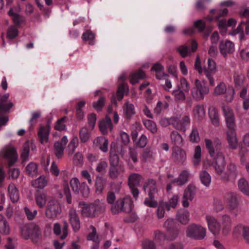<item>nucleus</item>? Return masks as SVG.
I'll list each match as a JSON object with an SVG mask.
<instances>
[{"mask_svg": "<svg viewBox=\"0 0 249 249\" xmlns=\"http://www.w3.org/2000/svg\"><path fill=\"white\" fill-rule=\"evenodd\" d=\"M172 158L178 163H183L186 160L185 151L179 147H173Z\"/></svg>", "mask_w": 249, "mask_h": 249, "instance_id": "aec40b11", "label": "nucleus"}, {"mask_svg": "<svg viewBox=\"0 0 249 249\" xmlns=\"http://www.w3.org/2000/svg\"><path fill=\"white\" fill-rule=\"evenodd\" d=\"M123 200V205L122 206V212L128 213L132 210V203L128 199L122 198Z\"/></svg>", "mask_w": 249, "mask_h": 249, "instance_id": "e2e57ef3", "label": "nucleus"}, {"mask_svg": "<svg viewBox=\"0 0 249 249\" xmlns=\"http://www.w3.org/2000/svg\"><path fill=\"white\" fill-rule=\"evenodd\" d=\"M90 203L97 216L105 211L106 205L102 201L97 199L93 203Z\"/></svg>", "mask_w": 249, "mask_h": 249, "instance_id": "7c9ffc66", "label": "nucleus"}, {"mask_svg": "<svg viewBox=\"0 0 249 249\" xmlns=\"http://www.w3.org/2000/svg\"><path fill=\"white\" fill-rule=\"evenodd\" d=\"M160 123L161 124H172L178 129V126L179 125V119L177 117H172L168 119L161 120Z\"/></svg>", "mask_w": 249, "mask_h": 249, "instance_id": "3c124183", "label": "nucleus"}, {"mask_svg": "<svg viewBox=\"0 0 249 249\" xmlns=\"http://www.w3.org/2000/svg\"><path fill=\"white\" fill-rule=\"evenodd\" d=\"M112 126L111 119L108 115H106L99 123L100 130L103 135L107 134L108 131H111Z\"/></svg>", "mask_w": 249, "mask_h": 249, "instance_id": "4be33fe9", "label": "nucleus"}, {"mask_svg": "<svg viewBox=\"0 0 249 249\" xmlns=\"http://www.w3.org/2000/svg\"><path fill=\"white\" fill-rule=\"evenodd\" d=\"M81 213L84 217L93 218L97 216L91 203L84 205L82 208Z\"/></svg>", "mask_w": 249, "mask_h": 249, "instance_id": "c85d7f7f", "label": "nucleus"}, {"mask_svg": "<svg viewBox=\"0 0 249 249\" xmlns=\"http://www.w3.org/2000/svg\"><path fill=\"white\" fill-rule=\"evenodd\" d=\"M123 203V199L119 198L115 202L111 204L110 208L111 213L114 214H116L122 212Z\"/></svg>", "mask_w": 249, "mask_h": 249, "instance_id": "79ce46f5", "label": "nucleus"}, {"mask_svg": "<svg viewBox=\"0 0 249 249\" xmlns=\"http://www.w3.org/2000/svg\"><path fill=\"white\" fill-rule=\"evenodd\" d=\"M209 115L213 124L215 126H218L219 124V115L216 109L213 107L209 109Z\"/></svg>", "mask_w": 249, "mask_h": 249, "instance_id": "c03bdc74", "label": "nucleus"}, {"mask_svg": "<svg viewBox=\"0 0 249 249\" xmlns=\"http://www.w3.org/2000/svg\"><path fill=\"white\" fill-rule=\"evenodd\" d=\"M219 48L220 53L225 58L228 54H231L234 51V44L228 40L220 41Z\"/></svg>", "mask_w": 249, "mask_h": 249, "instance_id": "4468645a", "label": "nucleus"}, {"mask_svg": "<svg viewBox=\"0 0 249 249\" xmlns=\"http://www.w3.org/2000/svg\"><path fill=\"white\" fill-rule=\"evenodd\" d=\"M27 173L31 176L36 175L37 172V165L36 163L31 162L26 167Z\"/></svg>", "mask_w": 249, "mask_h": 249, "instance_id": "774afa93", "label": "nucleus"}, {"mask_svg": "<svg viewBox=\"0 0 249 249\" xmlns=\"http://www.w3.org/2000/svg\"><path fill=\"white\" fill-rule=\"evenodd\" d=\"M9 96V94L7 93L2 96L0 98V115L8 112L9 110L13 107V104L12 102H9L6 104H4L7 101Z\"/></svg>", "mask_w": 249, "mask_h": 249, "instance_id": "a878e982", "label": "nucleus"}, {"mask_svg": "<svg viewBox=\"0 0 249 249\" xmlns=\"http://www.w3.org/2000/svg\"><path fill=\"white\" fill-rule=\"evenodd\" d=\"M142 179V175L138 173H132L128 176V184L135 200L138 199L139 194V190L137 187L140 185Z\"/></svg>", "mask_w": 249, "mask_h": 249, "instance_id": "423d86ee", "label": "nucleus"}, {"mask_svg": "<svg viewBox=\"0 0 249 249\" xmlns=\"http://www.w3.org/2000/svg\"><path fill=\"white\" fill-rule=\"evenodd\" d=\"M124 111L127 118H130L135 113L134 105L128 102L124 105Z\"/></svg>", "mask_w": 249, "mask_h": 249, "instance_id": "5fc2aeb1", "label": "nucleus"}, {"mask_svg": "<svg viewBox=\"0 0 249 249\" xmlns=\"http://www.w3.org/2000/svg\"><path fill=\"white\" fill-rule=\"evenodd\" d=\"M219 223L220 227H222L223 233L227 234L231 230L232 223L231 216L227 214L222 215Z\"/></svg>", "mask_w": 249, "mask_h": 249, "instance_id": "a211bd4d", "label": "nucleus"}, {"mask_svg": "<svg viewBox=\"0 0 249 249\" xmlns=\"http://www.w3.org/2000/svg\"><path fill=\"white\" fill-rule=\"evenodd\" d=\"M186 236L195 240H202L206 235V230L200 225L191 223L186 230Z\"/></svg>", "mask_w": 249, "mask_h": 249, "instance_id": "7ed1b4c3", "label": "nucleus"}, {"mask_svg": "<svg viewBox=\"0 0 249 249\" xmlns=\"http://www.w3.org/2000/svg\"><path fill=\"white\" fill-rule=\"evenodd\" d=\"M190 124V118L188 115L184 116L180 120H179V125L178 126V129L183 132L186 130L187 126Z\"/></svg>", "mask_w": 249, "mask_h": 249, "instance_id": "a18cd8bd", "label": "nucleus"}, {"mask_svg": "<svg viewBox=\"0 0 249 249\" xmlns=\"http://www.w3.org/2000/svg\"><path fill=\"white\" fill-rule=\"evenodd\" d=\"M47 183V181L45 178L42 176L32 182V184L34 187L40 189L43 188Z\"/></svg>", "mask_w": 249, "mask_h": 249, "instance_id": "8fccbe9b", "label": "nucleus"}, {"mask_svg": "<svg viewBox=\"0 0 249 249\" xmlns=\"http://www.w3.org/2000/svg\"><path fill=\"white\" fill-rule=\"evenodd\" d=\"M165 210H170V205L168 202L160 201L157 210V215L158 218H162L164 216Z\"/></svg>", "mask_w": 249, "mask_h": 249, "instance_id": "f704fd0d", "label": "nucleus"}, {"mask_svg": "<svg viewBox=\"0 0 249 249\" xmlns=\"http://www.w3.org/2000/svg\"><path fill=\"white\" fill-rule=\"evenodd\" d=\"M156 187H157L156 181L152 178H148L143 185V189L145 192Z\"/></svg>", "mask_w": 249, "mask_h": 249, "instance_id": "864d4df0", "label": "nucleus"}, {"mask_svg": "<svg viewBox=\"0 0 249 249\" xmlns=\"http://www.w3.org/2000/svg\"><path fill=\"white\" fill-rule=\"evenodd\" d=\"M223 199L230 212L237 209L239 205L240 197L236 193L227 192L224 195Z\"/></svg>", "mask_w": 249, "mask_h": 249, "instance_id": "6e6552de", "label": "nucleus"}, {"mask_svg": "<svg viewBox=\"0 0 249 249\" xmlns=\"http://www.w3.org/2000/svg\"><path fill=\"white\" fill-rule=\"evenodd\" d=\"M50 126L48 125L46 126H41L37 133L39 141L42 144L47 143L49 140Z\"/></svg>", "mask_w": 249, "mask_h": 249, "instance_id": "5701e85b", "label": "nucleus"}, {"mask_svg": "<svg viewBox=\"0 0 249 249\" xmlns=\"http://www.w3.org/2000/svg\"><path fill=\"white\" fill-rule=\"evenodd\" d=\"M143 124L146 128L152 133H155L157 132V125L153 121L150 120H146L143 122Z\"/></svg>", "mask_w": 249, "mask_h": 249, "instance_id": "13d9d810", "label": "nucleus"}, {"mask_svg": "<svg viewBox=\"0 0 249 249\" xmlns=\"http://www.w3.org/2000/svg\"><path fill=\"white\" fill-rule=\"evenodd\" d=\"M118 166H109L108 176L109 178L112 179H116L118 178L120 172H124V169L123 166L120 165Z\"/></svg>", "mask_w": 249, "mask_h": 249, "instance_id": "473e14b6", "label": "nucleus"}, {"mask_svg": "<svg viewBox=\"0 0 249 249\" xmlns=\"http://www.w3.org/2000/svg\"><path fill=\"white\" fill-rule=\"evenodd\" d=\"M238 185L240 190L247 196H249V185L245 178H241L238 182Z\"/></svg>", "mask_w": 249, "mask_h": 249, "instance_id": "a19ab883", "label": "nucleus"}, {"mask_svg": "<svg viewBox=\"0 0 249 249\" xmlns=\"http://www.w3.org/2000/svg\"><path fill=\"white\" fill-rule=\"evenodd\" d=\"M239 175L237 165L233 162H230L226 167V171L221 177V180L224 182L235 181Z\"/></svg>", "mask_w": 249, "mask_h": 249, "instance_id": "0eeeda50", "label": "nucleus"}, {"mask_svg": "<svg viewBox=\"0 0 249 249\" xmlns=\"http://www.w3.org/2000/svg\"><path fill=\"white\" fill-rule=\"evenodd\" d=\"M69 222L75 232L78 231L80 228V222L78 214L74 209H71L69 212Z\"/></svg>", "mask_w": 249, "mask_h": 249, "instance_id": "dca6fc26", "label": "nucleus"}, {"mask_svg": "<svg viewBox=\"0 0 249 249\" xmlns=\"http://www.w3.org/2000/svg\"><path fill=\"white\" fill-rule=\"evenodd\" d=\"M8 192L11 200L13 202H17L19 199V193L15 185L11 183L8 186Z\"/></svg>", "mask_w": 249, "mask_h": 249, "instance_id": "72a5a7b5", "label": "nucleus"}, {"mask_svg": "<svg viewBox=\"0 0 249 249\" xmlns=\"http://www.w3.org/2000/svg\"><path fill=\"white\" fill-rule=\"evenodd\" d=\"M191 91L194 99L196 101H200L203 100L204 96L209 93L210 90L203 81H200L196 79L195 80L194 86Z\"/></svg>", "mask_w": 249, "mask_h": 249, "instance_id": "f03ea898", "label": "nucleus"}, {"mask_svg": "<svg viewBox=\"0 0 249 249\" xmlns=\"http://www.w3.org/2000/svg\"><path fill=\"white\" fill-rule=\"evenodd\" d=\"M78 145V139L77 137H73L68 145V155H71L74 152Z\"/></svg>", "mask_w": 249, "mask_h": 249, "instance_id": "4d7b16f0", "label": "nucleus"}, {"mask_svg": "<svg viewBox=\"0 0 249 249\" xmlns=\"http://www.w3.org/2000/svg\"><path fill=\"white\" fill-rule=\"evenodd\" d=\"M194 115L198 120H202L205 117V113L203 105H198L195 106L193 109Z\"/></svg>", "mask_w": 249, "mask_h": 249, "instance_id": "e433bc0d", "label": "nucleus"}, {"mask_svg": "<svg viewBox=\"0 0 249 249\" xmlns=\"http://www.w3.org/2000/svg\"><path fill=\"white\" fill-rule=\"evenodd\" d=\"M21 235L25 239L30 238L36 245H38L42 239L41 229L34 223L28 225L25 230H22Z\"/></svg>", "mask_w": 249, "mask_h": 249, "instance_id": "f257e3e1", "label": "nucleus"}, {"mask_svg": "<svg viewBox=\"0 0 249 249\" xmlns=\"http://www.w3.org/2000/svg\"><path fill=\"white\" fill-rule=\"evenodd\" d=\"M35 200L37 206L39 208H43L47 201V195L42 192H37L35 194Z\"/></svg>", "mask_w": 249, "mask_h": 249, "instance_id": "c756f323", "label": "nucleus"}, {"mask_svg": "<svg viewBox=\"0 0 249 249\" xmlns=\"http://www.w3.org/2000/svg\"><path fill=\"white\" fill-rule=\"evenodd\" d=\"M145 74L142 70H139L137 71L132 73L131 76L130 82L132 85L137 83L140 80L144 78Z\"/></svg>", "mask_w": 249, "mask_h": 249, "instance_id": "4c0bfd02", "label": "nucleus"}, {"mask_svg": "<svg viewBox=\"0 0 249 249\" xmlns=\"http://www.w3.org/2000/svg\"><path fill=\"white\" fill-rule=\"evenodd\" d=\"M176 50L183 58L191 55V51L189 47L185 44L177 47Z\"/></svg>", "mask_w": 249, "mask_h": 249, "instance_id": "49530a36", "label": "nucleus"}, {"mask_svg": "<svg viewBox=\"0 0 249 249\" xmlns=\"http://www.w3.org/2000/svg\"><path fill=\"white\" fill-rule=\"evenodd\" d=\"M172 143L173 147H181L183 145V140L181 135L177 131H173L170 134Z\"/></svg>", "mask_w": 249, "mask_h": 249, "instance_id": "cd10ccee", "label": "nucleus"}, {"mask_svg": "<svg viewBox=\"0 0 249 249\" xmlns=\"http://www.w3.org/2000/svg\"><path fill=\"white\" fill-rule=\"evenodd\" d=\"M105 97L101 96L97 101L92 103V107L97 111H101L105 106Z\"/></svg>", "mask_w": 249, "mask_h": 249, "instance_id": "603ef678", "label": "nucleus"}, {"mask_svg": "<svg viewBox=\"0 0 249 249\" xmlns=\"http://www.w3.org/2000/svg\"><path fill=\"white\" fill-rule=\"evenodd\" d=\"M153 152L151 149L147 147L144 149L142 154V160L144 162H146L148 160L153 159Z\"/></svg>", "mask_w": 249, "mask_h": 249, "instance_id": "052dcab7", "label": "nucleus"}, {"mask_svg": "<svg viewBox=\"0 0 249 249\" xmlns=\"http://www.w3.org/2000/svg\"><path fill=\"white\" fill-rule=\"evenodd\" d=\"M220 156L214 158V162L212 165L215 170L216 173L221 177L223 175L224 170L226 165L225 156L223 154H220Z\"/></svg>", "mask_w": 249, "mask_h": 249, "instance_id": "ddd939ff", "label": "nucleus"}, {"mask_svg": "<svg viewBox=\"0 0 249 249\" xmlns=\"http://www.w3.org/2000/svg\"><path fill=\"white\" fill-rule=\"evenodd\" d=\"M168 107L169 104L167 102L165 101L164 102L159 101L156 107L154 109V112L157 115H159L162 109H166Z\"/></svg>", "mask_w": 249, "mask_h": 249, "instance_id": "bf43d9fd", "label": "nucleus"}, {"mask_svg": "<svg viewBox=\"0 0 249 249\" xmlns=\"http://www.w3.org/2000/svg\"><path fill=\"white\" fill-rule=\"evenodd\" d=\"M86 104V102L85 101H81L78 102L75 107V115L77 120H82L85 116L84 113L82 110V108H83Z\"/></svg>", "mask_w": 249, "mask_h": 249, "instance_id": "58836bf2", "label": "nucleus"}, {"mask_svg": "<svg viewBox=\"0 0 249 249\" xmlns=\"http://www.w3.org/2000/svg\"><path fill=\"white\" fill-rule=\"evenodd\" d=\"M117 146L115 142L110 144L109 152V166H118L119 163V157L116 153Z\"/></svg>", "mask_w": 249, "mask_h": 249, "instance_id": "f3484780", "label": "nucleus"}, {"mask_svg": "<svg viewBox=\"0 0 249 249\" xmlns=\"http://www.w3.org/2000/svg\"><path fill=\"white\" fill-rule=\"evenodd\" d=\"M227 136L229 147L232 149H237L238 141L235 130H228L227 132Z\"/></svg>", "mask_w": 249, "mask_h": 249, "instance_id": "393cba45", "label": "nucleus"}, {"mask_svg": "<svg viewBox=\"0 0 249 249\" xmlns=\"http://www.w3.org/2000/svg\"><path fill=\"white\" fill-rule=\"evenodd\" d=\"M196 194V187L193 184H189L184 191L182 196V205L184 207L189 206L188 200L192 201Z\"/></svg>", "mask_w": 249, "mask_h": 249, "instance_id": "f8f14e48", "label": "nucleus"}, {"mask_svg": "<svg viewBox=\"0 0 249 249\" xmlns=\"http://www.w3.org/2000/svg\"><path fill=\"white\" fill-rule=\"evenodd\" d=\"M79 138L82 143L86 142L90 137V132L87 127H83L79 132Z\"/></svg>", "mask_w": 249, "mask_h": 249, "instance_id": "ea45409f", "label": "nucleus"}, {"mask_svg": "<svg viewBox=\"0 0 249 249\" xmlns=\"http://www.w3.org/2000/svg\"><path fill=\"white\" fill-rule=\"evenodd\" d=\"M167 232L166 234L167 236V240L169 241H173L176 239L179 233V230L175 227L172 229L167 231Z\"/></svg>", "mask_w": 249, "mask_h": 249, "instance_id": "6e6d98bb", "label": "nucleus"}, {"mask_svg": "<svg viewBox=\"0 0 249 249\" xmlns=\"http://www.w3.org/2000/svg\"><path fill=\"white\" fill-rule=\"evenodd\" d=\"M205 142L208 151L212 157L220 156V154H223L221 152L222 149V142L218 139H215L213 141L205 139Z\"/></svg>", "mask_w": 249, "mask_h": 249, "instance_id": "20e7f679", "label": "nucleus"}, {"mask_svg": "<svg viewBox=\"0 0 249 249\" xmlns=\"http://www.w3.org/2000/svg\"><path fill=\"white\" fill-rule=\"evenodd\" d=\"M62 212L60 203L56 200L48 201L45 209V216L47 218L53 219Z\"/></svg>", "mask_w": 249, "mask_h": 249, "instance_id": "39448f33", "label": "nucleus"}, {"mask_svg": "<svg viewBox=\"0 0 249 249\" xmlns=\"http://www.w3.org/2000/svg\"><path fill=\"white\" fill-rule=\"evenodd\" d=\"M245 79V76L242 72L238 71L233 72V79L234 86L236 89H239L242 86Z\"/></svg>", "mask_w": 249, "mask_h": 249, "instance_id": "2f4dec72", "label": "nucleus"}, {"mask_svg": "<svg viewBox=\"0 0 249 249\" xmlns=\"http://www.w3.org/2000/svg\"><path fill=\"white\" fill-rule=\"evenodd\" d=\"M201 149L200 146L197 145L195 149V153L194 155V163L195 165L198 164L201 160Z\"/></svg>", "mask_w": 249, "mask_h": 249, "instance_id": "0e129e2a", "label": "nucleus"}, {"mask_svg": "<svg viewBox=\"0 0 249 249\" xmlns=\"http://www.w3.org/2000/svg\"><path fill=\"white\" fill-rule=\"evenodd\" d=\"M158 187L153 190H147L148 198H146L144 201V204L149 207L156 208L158 206V202L155 200L156 195L158 194Z\"/></svg>", "mask_w": 249, "mask_h": 249, "instance_id": "6ab92c4d", "label": "nucleus"}, {"mask_svg": "<svg viewBox=\"0 0 249 249\" xmlns=\"http://www.w3.org/2000/svg\"><path fill=\"white\" fill-rule=\"evenodd\" d=\"M70 185L74 193H80L84 197H88L89 196V188L85 182L80 183L77 178H74L71 180Z\"/></svg>", "mask_w": 249, "mask_h": 249, "instance_id": "1a4fd4ad", "label": "nucleus"}, {"mask_svg": "<svg viewBox=\"0 0 249 249\" xmlns=\"http://www.w3.org/2000/svg\"><path fill=\"white\" fill-rule=\"evenodd\" d=\"M175 97V100L178 102L183 101L185 99V95L183 91L178 89L174 90L172 93Z\"/></svg>", "mask_w": 249, "mask_h": 249, "instance_id": "338daca9", "label": "nucleus"}, {"mask_svg": "<svg viewBox=\"0 0 249 249\" xmlns=\"http://www.w3.org/2000/svg\"><path fill=\"white\" fill-rule=\"evenodd\" d=\"M93 143L94 147H98L104 152H107L108 151V141L105 137H97L94 140Z\"/></svg>", "mask_w": 249, "mask_h": 249, "instance_id": "b1692460", "label": "nucleus"}, {"mask_svg": "<svg viewBox=\"0 0 249 249\" xmlns=\"http://www.w3.org/2000/svg\"><path fill=\"white\" fill-rule=\"evenodd\" d=\"M217 71L216 63L212 58L208 60V68L203 70V72L209 81L210 86L213 87L214 85V81L213 76Z\"/></svg>", "mask_w": 249, "mask_h": 249, "instance_id": "9b49d317", "label": "nucleus"}, {"mask_svg": "<svg viewBox=\"0 0 249 249\" xmlns=\"http://www.w3.org/2000/svg\"><path fill=\"white\" fill-rule=\"evenodd\" d=\"M96 192L101 194L104 188L103 178L101 177L98 176L95 182Z\"/></svg>", "mask_w": 249, "mask_h": 249, "instance_id": "680f3d73", "label": "nucleus"}, {"mask_svg": "<svg viewBox=\"0 0 249 249\" xmlns=\"http://www.w3.org/2000/svg\"><path fill=\"white\" fill-rule=\"evenodd\" d=\"M222 111L225 118L226 125L229 129L228 130H235L236 127L235 118L232 110L228 106H224L222 107Z\"/></svg>", "mask_w": 249, "mask_h": 249, "instance_id": "9d476101", "label": "nucleus"}, {"mask_svg": "<svg viewBox=\"0 0 249 249\" xmlns=\"http://www.w3.org/2000/svg\"><path fill=\"white\" fill-rule=\"evenodd\" d=\"M3 157L8 160V166H13L18 159V154L16 149L13 147L7 148L5 149Z\"/></svg>", "mask_w": 249, "mask_h": 249, "instance_id": "412c9836", "label": "nucleus"}, {"mask_svg": "<svg viewBox=\"0 0 249 249\" xmlns=\"http://www.w3.org/2000/svg\"><path fill=\"white\" fill-rule=\"evenodd\" d=\"M227 91L226 86L224 83L220 82L214 89V93L215 95L224 94Z\"/></svg>", "mask_w": 249, "mask_h": 249, "instance_id": "69168bd1", "label": "nucleus"}, {"mask_svg": "<svg viewBox=\"0 0 249 249\" xmlns=\"http://www.w3.org/2000/svg\"><path fill=\"white\" fill-rule=\"evenodd\" d=\"M200 180L202 184L206 186H209L211 181L210 174L206 171H202L199 174Z\"/></svg>", "mask_w": 249, "mask_h": 249, "instance_id": "09e8293b", "label": "nucleus"}, {"mask_svg": "<svg viewBox=\"0 0 249 249\" xmlns=\"http://www.w3.org/2000/svg\"><path fill=\"white\" fill-rule=\"evenodd\" d=\"M125 91V88L124 85L123 84L119 85L117 90L116 95H113L111 97V102L116 105L117 102L116 100V98H117L118 100L121 101L124 97Z\"/></svg>", "mask_w": 249, "mask_h": 249, "instance_id": "c9c22d12", "label": "nucleus"}, {"mask_svg": "<svg viewBox=\"0 0 249 249\" xmlns=\"http://www.w3.org/2000/svg\"><path fill=\"white\" fill-rule=\"evenodd\" d=\"M0 232L7 235L10 232V228L3 215L0 214Z\"/></svg>", "mask_w": 249, "mask_h": 249, "instance_id": "37998d69", "label": "nucleus"}, {"mask_svg": "<svg viewBox=\"0 0 249 249\" xmlns=\"http://www.w3.org/2000/svg\"><path fill=\"white\" fill-rule=\"evenodd\" d=\"M190 214L187 210L182 209L178 212L176 214L177 220L183 225H186L190 220Z\"/></svg>", "mask_w": 249, "mask_h": 249, "instance_id": "bb28decb", "label": "nucleus"}, {"mask_svg": "<svg viewBox=\"0 0 249 249\" xmlns=\"http://www.w3.org/2000/svg\"><path fill=\"white\" fill-rule=\"evenodd\" d=\"M206 219L209 230L213 234H218L220 231V225L217 220L213 216L210 215H206Z\"/></svg>", "mask_w": 249, "mask_h": 249, "instance_id": "2eb2a0df", "label": "nucleus"}, {"mask_svg": "<svg viewBox=\"0 0 249 249\" xmlns=\"http://www.w3.org/2000/svg\"><path fill=\"white\" fill-rule=\"evenodd\" d=\"M53 146L55 155L57 158H61L63 155L65 146L59 142V141H57L54 142Z\"/></svg>", "mask_w": 249, "mask_h": 249, "instance_id": "de8ad7c7", "label": "nucleus"}]
</instances>
